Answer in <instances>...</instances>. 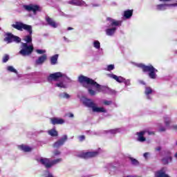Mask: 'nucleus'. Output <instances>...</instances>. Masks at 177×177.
Returning <instances> with one entry per match:
<instances>
[{
  "label": "nucleus",
  "mask_w": 177,
  "mask_h": 177,
  "mask_svg": "<svg viewBox=\"0 0 177 177\" xmlns=\"http://www.w3.org/2000/svg\"><path fill=\"white\" fill-rule=\"evenodd\" d=\"M24 9L27 10V12H32L35 15L39 10V6L33 4L24 5Z\"/></svg>",
  "instance_id": "9d476101"
},
{
  "label": "nucleus",
  "mask_w": 177,
  "mask_h": 177,
  "mask_svg": "<svg viewBox=\"0 0 177 177\" xmlns=\"http://www.w3.org/2000/svg\"><path fill=\"white\" fill-rule=\"evenodd\" d=\"M12 27L19 31L26 30V31L29 33V35H26L24 37V40L26 43H21V50L19 52V55H21V56H30L34 50V46L31 44V42H32V27L20 21L15 22V24L12 25ZM28 44H31L28 46Z\"/></svg>",
  "instance_id": "f257e3e1"
},
{
  "label": "nucleus",
  "mask_w": 177,
  "mask_h": 177,
  "mask_svg": "<svg viewBox=\"0 0 177 177\" xmlns=\"http://www.w3.org/2000/svg\"><path fill=\"white\" fill-rule=\"evenodd\" d=\"M59 78H61L60 81H59ZM48 81H59L56 82L55 86L57 88H62L63 89L68 88V84L73 82V80L67 77V75L62 73V72L50 74L48 77Z\"/></svg>",
  "instance_id": "7ed1b4c3"
},
{
  "label": "nucleus",
  "mask_w": 177,
  "mask_h": 177,
  "mask_svg": "<svg viewBox=\"0 0 177 177\" xmlns=\"http://www.w3.org/2000/svg\"><path fill=\"white\" fill-rule=\"evenodd\" d=\"M68 117H69L70 118H73L74 117V114H73V113H69Z\"/></svg>",
  "instance_id": "de8ad7c7"
},
{
  "label": "nucleus",
  "mask_w": 177,
  "mask_h": 177,
  "mask_svg": "<svg viewBox=\"0 0 177 177\" xmlns=\"http://www.w3.org/2000/svg\"><path fill=\"white\" fill-rule=\"evenodd\" d=\"M79 82L84 86V88H87L88 92L91 96H95L96 93L102 92L106 93L107 92V87L102 86L95 80L84 75H80L78 78Z\"/></svg>",
  "instance_id": "f03ea898"
},
{
  "label": "nucleus",
  "mask_w": 177,
  "mask_h": 177,
  "mask_svg": "<svg viewBox=\"0 0 177 177\" xmlns=\"http://www.w3.org/2000/svg\"><path fill=\"white\" fill-rule=\"evenodd\" d=\"M169 122H171V120H169V118H167L165 120L166 127H168V125H169Z\"/></svg>",
  "instance_id": "ea45409f"
},
{
  "label": "nucleus",
  "mask_w": 177,
  "mask_h": 177,
  "mask_svg": "<svg viewBox=\"0 0 177 177\" xmlns=\"http://www.w3.org/2000/svg\"><path fill=\"white\" fill-rule=\"evenodd\" d=\"M123 83L124 84L125 86H129V85H131V80L124 79Z\"/></svg>",
  "instance_id": "c9c22d12"
},
{
  "label": "nucleus",
  "mask_w": 177,
  "mask_h": 177,
  "mask_svg": "<svg viewBox=\"0 0 177 177\" xmlns=\"http://www.w3.org/2000/svg\"><path fill=\"white\" fill-rule=\"evenodd\" d=\"M114 68H115L114 64H110V65H108L106 70L107 71H111L114 70Z\"/></svg>",
  "instance_id": "f704fd0d"
},
{
  "label": "nucleus",
  "mask_w": 177,
  "mask_h": 177,
  "mask_svg": "<svg viewBox=\"0 0 177 177\" xmlns=\"http://www.w3.org/2000/svg\"><path fill=\"white\" fill-rule=\"evenodd\" d=\"M67 135L63 136L59 140H58L57 142H55L53 144V147H55L56 149H59V147H62L64 143L67 141L68 139Z\"/></svg>",
  "instance_id": "f8f14e48"
},
{
  "label": "nucleus",
  "mask_w": 177,
  "mask_h": 177,
  "mask_svg": "<svg viewBox=\"0 0 177 177\" xmlns=\"http://www.w3.org/2000/svg\"><path fill=\"white\" fill-rule=\"evenodd\" d=\"M156 151H161V147H157L156 148Z\"/></svg>",
  "instance_id": "c03bdc74"
},
{
  "label": "nucleus",
  "mask_w": 177,
  "mask_h": 177,
  "mask_svg": "<svg viewBox=\"0 0 177 177\" xmlns=\"http://www.w3.org/2000/svg\"><path fill=\"white\" fill-rule=\"evenodd\" d=\"M59 59V55L55 54V55L52 56L50 58V64H52V66H55L57 64V60Z\"/></svg>",
  "instance_id": "5701e85b"
},
{
  "label": "nucleus",
  "mask_w": 177,
  "mask_h": 177,
  "mask_svg": "<svg viewBox=\"0 0 177 177\" xmlns=\"http://www.w3.org/2000/svg\"><path fill=\"white\" fill-rule=\"evenodd\" d=\"M62 161H63V159L62 158H57L52 160L51 161L52 167H53V165H56V164H60Z\"/></svg>",
  "instance_id": "c756f323"
},
{
  "label": "nucleus",
  "mask_w": 177,
  "mask_h": 177,
  "mask_svg": "<svg viewBox=\"0 0 177 177\" xmlns=\"http://www.w3.org/2000/svg\"><path fill=\"white\" fill-rule=\"evenodd\" d=\"M50 122L53 125H59L64 124V120L59 118H50Z\"/></svg>",
  "instance_id": "6ab92c4d"
},
{
  "label": "nucleus",
  "mask_w": 177,
  "mask_h": 177,
  "mask_svg": "<svg viewBox=\"0 0 177 177\" xmlns=\"http://www.w3.org/2000/svg\"><path fill=\"white\" fill-rule=\"evenodd\" d=\"M103 104H105V106H110V104H113V101H111V100L109 101V100H105L103 101Z\"/></svg>",
  "instance_id": "72a5a7b5"
},
{
  "label": "nucleus",
  "mask_w": 177,
  "mask_h": 177,
  "mask_svg": "<svg viewBox=\"0 0 177 177\" xmlns=\"http://www.w3.org/2000/svg\"><path fill=\"white\" fill-rule=\"evenodd\" d=\"M130 161L132 164V165H139V161L138 160L133 158H130Z\"/></svg>",
  "instance_id": "2f4dec72"
},
{
  "label": "nucleus",
  "mask_w": 177,
  "mask_h": 177,
  "mask_svg": "<svg viewBox=\"0 0 177 177\" xmlns=\"http://www.w3.org/2000/svg\"><path fill=\"white\" fill-rule=\"evenodd\" d=\"M0 30H1V28H0Z\"/></svg>",
  "instance_id": "4d7b16f0"
},
{
  "label": "nucleus",
  "mask_w": 177,
  "mask_h": 177,
  "mask_svg": "<svg viewBox=\"0 0 177 177\" xmlns=\"http://www.w3.org/2000/svg\"><path fill=\"white\" fill-rule=\"evenodd\" d=\"M134 66L138 67L139 68H142L144 73H148V77L151 78V80L157 79V73H158V70H157L153 65H145L143 64H138L134 63Z\"/></svg>",
  "instance_id": "39448f33"
},
{
  "label": "nucleus",
  "mask_w": 177,
  "mask_h": 177,
  "mask_svg": "<svg viewBox=\"0 0 177 177\" xmlns=\"http://www.w3.org/2000/svg\"><path fill=\"white\" fill-rule=\"evenodd\" d=\"M177 6V2L174 3H162L156 6V10L164 11L167 10L168 8H175Z\"/></svg>",
  "instance_id": "6e6552de"
},
{
  "label": "nucleus",
  "mask_w": 177,
  "mask_h": 177,
  "mask_svg": "<svg viewBox=\"0 0 177 177\" xmlns=\"http://www.w3.org/2000/svg\"><path fill=\"white\" fill-rule=\"evenodd\" d=\"M93 46L97 50H99L100 55H103V48H100V41L97 40H95L93 42Z\"/></svg>",
  "instance_id": "412c9836"
},
{
  "label": "nucleus",
  "mask_w": 177,
  "mask_h": 177,
  "mask_svg": "<svg viewBox=\"0 0 177 177\" xmlns=\"http://www.w3.org/2000/svg\"><path fill=\"white\" fill-rule=\"evenodd\" d=\"M1 20H2V18L0 17V21H1Z\"/></svg>",
  "instance_id": "6e6d98bb"
},
{
  "label": "nucleus",
  "mask_w": 177,
  "mask_h": 177,
  "mask_svg": "<svg viewBox=\"0 0 177 177\" xmlns=\"http://www.w3.org/2000/svg\"><path fill=\"white\" fill-rule=\"evenodd\" d=\"M37 161L44 165L46 168H50L52 167V162L48 158L40 157L37 158Z\"/></svg>",
  "instance_id": "1a4fd4ad"
},
{
  "label": "nucleus",
  "mask_w": 177,
  "mask_h": 177,
  "mask_svg": "<svg viewBox=\"0 0 177 177\" xmlns=\"http://www.w3.org/2000/svg\"><path fill=\"white\" fill-rule=\"evenodd\" d=\"M60 15H61V16H66V17H68V16L65 15L64 14V12H61V13H60Z\"/></svg>",
  "instance_id": "8fccbe9b"
},
{
  "label": "nucleus",
  "mask_w": 177,
  "mask_h": 177,
  "mask_svg": "<svg viewBox=\"0 0 177 177\" xmlns=\"http://www.w3.org/2000/svg\"><path fill=\"white\" fill-rule=\"evenodd\" d=\"M146 133H147L148 135H153V132H150V131H142L140 132H138L137 140L138 142H145L146 140V138H145V135H146Z\"/></svg>",
  "instance_id": "ddd939ff"
},
{
  "label": "nucleus",
  "mask_w": 177,
  "mask_h": 177,
  "mask_svg": "<svg viewBox=\"0 0 177 177\" xmlns=\"http://www.w3.org/2000/svg\"><path fill=\"white\" fill-rule=\"evenodd\" d=\"M140 84H142V85H145V82L140 80Z\"/></svg>",
  "instance_id": "603ef678"
},
{
  "label": "nucleus",
  "mask_w": 177,
  "mask_h": 177,
  "mask_svg": "<svg viewBox=\"0 0 177 177\" xmlns=\"http://www.w3.org/2000/svg\"><path fill=\"white\" fill-rule=\"evenodd\" d=\"M132 15H133V10H127L124 12V17L126 19H131V17H132Z\"/></svg>",
  "instance_id": "b1692460"
},
{
  "label": "nucleus",
  "mask_w": 177,
  "mask_h": 177,
  "mask_svg": "<svg viewBox=\"0 0 177 177\" xmlns=\"http://www.w3.org/2000/svg\"><path fill=\"white\" fill-rule=\"evenodd\" d=\"M24 9L27 10V12H32L35 15L39 10V6L33 4L24 5Z\"/></svg>",
  "instance_id": "9b49d317"
},
{
  "label": "nucleus",
  "mask_w": 177,
  "mask_h": 177,
  "mask_svg": "<svg viewBox=\"0 0 177 177\" xmlns=\"http://www.w3.org/2000/svg\"><path fill=\"white\" fill-rule=\"evenodd\" d=\"M36 52L38 55H45V53H46V50L37 49Z\"/></svg>",
  "instance_id": "473e14b6"
},
{
  "label": "nucleus",
  "mask_w": 177,
  "mask_h": 177,
  "mask_svg": "<svg viewBox=\"0 0 177 177\" xmlns=\"http://www.w3.org/2000/svg\"><path fill=\"white\" fill-rule=\"evenodd\" d=\"M4 42H7V44H12V42L20 44V42H21V39L17 36H15L10 32H7L5 34Z\"/></svg>",
  "instance_id": "0eeeda50"
},
{
  "label": "nucleus",
  "mask_w": 177,
  "mask_h": 177,
  "mask_svg": "<svg viewBox=\"0 0 177 177\" xmlns=\"http://www.w3.org/2000/svg\"><path fill=\"white\" fill-rule=\"evenodd\" d=\"M83 104H84L86 107H88V109H92L93 113H107L106 109L98 107L96 103H94L91 99L84 98L83 100Z\"/></svg>",
  "instance_id": "423d86ee"
},
{
  "label": "nucleus",
  "mask_w": 177,
  "mask_h": 177,
  "mask_svg": "<svg viewBox=\"0 0 177 177\" xmlns=\"http://www.w3.org/2000/svg\"><path fill=\"white\" fill-rule=\"evenodd\" d=\"M46 21L53 28H57L59 27V23H56L52 18L48 16L46 17Z\"/></svg>",
  "instance_id": "2eb2a0df"
},
{
  "label": "nucleus",
  "mask_w": 177,
  "mask_h": 177,
  "mask_svg": "<svg viewBox=\"0 0 177 177\" xmlns=\"http://www.w3.org/2000/svg\"><path fill=\"white\" fill-rule=\"evenodd\" d=\"M159 131H160V132H164V131H165V129L164 127H161V128L159 129Z\"/></svg>",
  "instance_id": "a18cd8bd"
},
{
  "label": "nucleus",
  "mask_w": 177,
  "mask_h": 177,
  "mask_svg": "<svg viewBox=\"0 0 177 177\" xmlns=\"http://www.w3.org/2000/svg\"><path fill=\"white\" fill-rule=\"evenodd\" d=\"M73 30V28H71V27H68V28H67V30H68V31H70V30Z\"/></svg>",
  "instance_id": "3c124183"
},
{
  "label": "nucleus",
  "mask_w": 177,
  "mask_h": 177,
  "mask_svg": "<svg viewBox=\"0 0 177 177\" xmlns=\"http://www.w3.org/2000/svg\"><path fill=\"white\" fill-rule=\"evenodd\" d=\"M61 153H62L59 150L54 151V152H53V154H54L53 158H55V157H57V156H60Z\"/></svg>",
  "instance_id": "4c0bfd02"
},
{
  "label": "nucleus",
  "mask_w": 177,
  "mask_h": 177,
  "mask_svg": "<svg viewBox=\"0 0 177 177\" xmlns=\"http://www.w3.org/2000/svg\"><path fill=\"white\" fill-rule=\"evenodd\" d=\"M9 60V56L8 55H5L3 57V63H6Z\"/></svg>",
  "instance_id": "58836bf2"
},
{
  "label": "nucleus",
  "mask_w": 177,
  "mask_h": 177,
  "mask_svg": "<svg viewBox=\"0 0 177 177\" xmlns=\"http://www.w3.org/2000/svg\"><path fill=\"white\" fill-rule=\"evenodd\" d=\"M77 2V0H69V1H68V3L69 5H75V6H76Z\"/></svg>",
  "instance_id": "e433bc0d"
},
{
  "label": "nucleus",
  "mask_w": 177,
  "mask_h": 177,
  "mask_svg": "<svg viewBox=\"0 0 177 177\" xmlns=\"http://www.w3.org/2000/svg\"><path fill=\"white\" fill-rule=\"evenodd\" d=\"M99 154V152L97 151H90V152H86L83 153L80 155H79V157L81 158H92V157H96Z\"/></svg>",
  "instance_id": "4468645a"
},
{
  "label": "nucleus",
  "mask_w": 177,
  "mask_h": 177,
  "mask_svg": "<svg viewBox=\"0 0 177 177\" xmlns=\"http://www.w3.org/2000/svg\"><path fill=\"white\" fill-rule=\"evenodd\" d=\"M160 2H169V1L172 0H159Z\"/></svg>",
  "instance_id": "49530a36"
},
{
  "label": "nucleus",
  "mask_w": 177,
  "mask_h": 177,
  "mask_svg": "<svg viewBox=\"0 0 177 177\" xmlns=\"http://www.w3.org/2000/svg\"><path fill=\"white\" fill-rule=\"evenodd\" d=\"M46 59H47V56L45 54L39 57L38 59L35 60L36 66H41V64H44Z\"/></svg>",
  "instance_id": "aec40b11"
},
{
  "label": "nucleus",
  "mask_w": 177,
  "mask_h": 177,
  "mask_svg": "<svg viewBox=\"0 0 177 177\" xmlns=\"http://www.w3.org/2000/svg\"><path fill=\"white\" fill-rule=\"evenodd\" d=\"M76 6H88V5H86V3L82 0H77Z\"/></svg>",
  "instance_id": "7c9ffc66"
},
{
  "label": "nucleus",
  "mask_w": 177,
  "mask_h": 177,
  "mask_svg": "<svg viewBox=\"0 0 177 177\" xmlns=\"http://www.w3.org/2000/svg\"><path fill=\"white\" fill-rule=\"evenodd\" d=\"M79 140L80 142H84V140H85V136H79Z\"/></svg>",
  "instance_id": "a19ab883"
},
{
  "label": "nucleus",
  "mask_w": 177,
  "mask_h": 177,
  "mask_svg": "<svg viewBox=\"0 0 177 177\" xmlns=\"http://www.w3.org/2000/svg\"><path fill=\"white\" fill-rule=\"evenodd\" d=\"M165 172H167V167H162L160 170L156 172L155 177H169Z\"/></svg>",
  "instance_id": "f3484780"
},
{
  "label": "nucleus",
  "mask_w": 177,
  "mask_h": 177,
  "mask_svg": "<svg viewBox=\"0 0 177 177\" xmlns=\"http://www.w3.org/2000/svg\"><path fill=\"white\" fill-rule=\"evenodd\" d=\"M175 129H177V126H174Z\"/></svg>",
  "instance_id": "5fc2aeb1"
},
{
  "label": "nucleus",
  "mask_w": 177,
  "mask_h": 177,
  "mask_svg": "<svg viewBox=\"0 0 177 177\" xmlns=\"http://www.w3.org/2000/svg\"><path fill=\"white\" fill-rule=\"evenodd\" d=\"M7 71H9V73H15L19 77V73H17V70L15 68L12 66H9L7 67Z\"/></svg>",
  "instance_id": "bb28decb"
},
{
  "label": "nucleus",
  "mask_w": 177,
  "mask_h": 177,
  "mask_svg": "<svg viewBox=\"0 0 177 177\" xmlns=\"http://www.w3.org/2000/svg\"><path fill=\"white\" fill-rule=\"evenodd\" d=\"M59 97L62 99H70L71 96L67 93H62L59 94Z\"/></svg>",
  "instance_id": "c85d7f7f"
},
{
  "label": "nucleus",
  "mask_w": 177,
  "mask_h": 177,
  "mask_svg": "<svg viewBox=\"0 0 177 177\" xmlns=\"http://www.w3.org/2000/svg\"><path fill=\"white\" fill-rule=\"evenodd\" d=\"M145 93L147 99L149 100H151V95L154 93V90L151 88V87L146 86H145Z\"/></svg>",
  "instance_id": "dca6fc26"
},
{
  "label": "nucleus",
  "mask_w": 177,
  "mask_h": 177,
  "mask_svg": "<svg viewBox=\"0 0 177 177\" xmlns=\"http://www.w3.org/2000/svg\"><path fill=\"white\" fill-rule=\"evenodd\" d=\"M64 40L66 42H69L68 39H67V37H64Z\"/></svg>",
  "instance_id": "09e8293b"
},
{
  "label": "nucleus",
  "mask_w": 177,
  "mask_h": 177,
  "mask_svg": "<svg viewBox=\"0 0 177 177\" xmlns=\"http://www.w3.org/2000/svg\"><path fill=\"white\" fill-rule=\"evenodd\" d=\"M91 6H93V8H97V6H100V4H99V3H93V4H91Z\"/></svg>",
  "instance_id": "79ce46f5"
},
{
  "label": "nucleus",
  "mask_w": 177,
  "mask_h": 177,
  "mask_svg": "<svg viewBox=\"0 0 177 177\" xmlns=\"http://www.w3.org/2000/svg\"><path fill=\"white\" fill-rule=\"evenodd\" d=\"M18 149H19L22 151H25L26 153H28L31 151V150H32V148H31L28 145H19Z\"/></svg>",
  "instance_id": "4be33fe9"
},
{
  "label": "nucleus",
  "mask_w": 177,
  "mask_h": 177,
  "mask_svg": "<svg viewBox=\"0 0 177 177\" xmlns=\"http://www.w3.org/2000/svg\"><path fill=\"white\" fill-rule=\"evenodd\" d=\"M149 152H146L144 153L143 156L145 157V158L147 160V157H149Z\"/></svg>",
  "instance_id": "37998d69"
},
{
  "label": "nucleus",
  "mask_w": 177,
  "mask_h": 177,
  "mask_svg": "<svg viewBox=\"0 0 177 177\" xmlns=\"http://www.w3.org/2000/svg\"><path fill=\"white\" fill-rule=\"evenodd\" d=\"M121 131H122V129L119 128V129H111V130L107 131L106 132L108 133H111V135H115V133H118Z\"/></svg>",
  "instance_id": "cd10ccee"
},
{
  "label": "nucleus",
  "mask_w": 177,
  "mask_h": 177,
  "mask_svg": "<svg viewBox=\"0 0 177 177\" xmlns=\"http://www.w3.org/2000/svg\"><path fill=\"white\" fill-rule=\"evenodd\" d=\"M47 132L48 135H50V136H53V138H56V136H59V133L56 131V129H52L48 130Z\"/></svg>",
  "instance_id": "393cba45"
},
{
  "label": "nucleus",
  "mask_w": 177,
  "mask_h": 177,
  "mask_svg": "<svg viewBox=\"0 0 177 177\" xmlns=\"http://www.w3.org/2000/svg\"><path fill=\"white\" fill-rule=\"evenodd\" d=\"M174 157H175V158L177 159V152L175 153Z\"/></svg>",
  "instance_id": "864d4df0"
},
{
  "label": "nucleus",
  "mask_w": 177,
  "mask_h": 177,
  "mask_svg": "<svg viewBox=\"0 0 177 177\" xmlns=\"http://www.w3.org/2000/svg\"><path fill=\"white\" fill-rule=\"evenodd\" d=\"M108 77L109 78H112V80H115V81H116L117 82H119V84H122V82H124L125 79L121 76H117L116 75H114L113 73L109 74Z\"/></svg>",
  "instance_id": "a211bd4d"
},
{
  "label": "nucleus",
  "mask_w": 177,
  "mask_h": 177,
  "mask_svg": "<svg viewBox=\"0 0 177 177\" xmlns=\"http://www.w3.org/2000/svg\"><path fill=\"white\" fill-rule=\"evenodd\" d=\"M106 22L107 28L105 30V32L108 37H113L117 31V27H120L122 24V21H117L110 17L106 19Z\"/></svg>",
  "instance_id": "20e7f679"
},
{
  "label": "nucleus",
  "mask_w": 177,
  "mask_h": 177,
  "mask_svg": "<svg viewBox=\"0 0 177 177\" xmlns=\"http://www.w3.org/2000/svg\"><path fill=\"white\" fill-rule=\"evenodd\" d=\"M172 161V157L171 156H169L167 157L163 158L162 159V162L164 164V165H167V164H169Z\"/></svg>",
  "instance_id": "a878e982"
}]
</instances>
